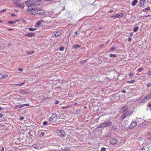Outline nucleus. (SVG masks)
Segmentation results:
<instances>
[{"label":"nucleus","instance_id":"1","mask_svg":"<svg viewBox=\"0 0 151 151\" xmlns=\"http://www.w3.org/2000/svg\"><path fill=\"white\" fill-rule=\"evenodd\" d=\"M28 3L26 5V6L28 7L26 10L27 12H31L32 10H35L38 8L37 5L40 4L42 3L41 0H28L26 2Z\"/></svg>","mask_w":151,"mask_h":151},{"label":"nucleus","instance_id":"2","mask_svg":"<svg viewBox=\"0 0 151 151\" xmlns=\"http://www.w3.org/2000/svg\"><path fill=\"white\" fill-rule=\"evenodd\" d=\"M56 133L57 134V135L58 136L63 137H65L66 134L64 131L62 130H58L57 131Z\"/></svg>","mask_w":151,"mask_h":151},{"label":"nucleus","instance_id":"3","mask_svg":"<svg viewBox=\"0 0 151 151\" xmlns=\"http://www.w3.org/2000/svg\"><path fill=\"white\" fill-rule=\"evenodd\" d=\"M56 118H58V119L60 118V117H57L56 114H53L51 117L49 118V120L50 122H54L56 120Z\"/></svg>","mask_w":151,"mask_h":151},{"label":"nucleus","instance_id":"4","mask_svg":"<svg viewBox=\"0 0 151 151\" xmlns=\"http://www.w3.org/2000/svg\"><path fill=\"white\" fill-rule=\"evenodd\" d=\"M118 140L116 138H112L110 139V142L112 145H116L118 143Z\"/></svg>","mask_w":151,"mask_h":151},{"label":"nucleus","instance_id":"5","mask_svg":"<svg viewBox=\"0 0 151 151\" xmlns=\"http://www.w3.org/2000/svg\"><path fill=\"white\" fill-rule=\"evenodd\" d=\"M137 123L136 121L132 122L130 126L129 127V128L130 129H132L135 127L137 125Z\"/></svg>","mask_w":151,"mask_h":151},{"label":"nucleus","instance_id":"6","mask_svg":"<svg viewBox=\"0 0 151 151\" xmlns=\"http://www.w3.org/2000/svg\"><path fill=\"white\" fill-rule=\"evenodd\" d=\"M129 111H127L126 112H125L124 113L122 114L120 118H121V119H124L126 117L129 116Z\"/></svg>","mask_w":151,"mask_h":151},{"label":"nucleus","instance_id":"7","mask_svg":"<svg viewBox=\"0 0 151 151\" xmlns=\"http://www.w3.org/2000/svg\"><path fill=\"white\" fill-rule=\"evenodd\" d=\"M37 13L40 15H42L45 14V12L42 10L39 9L37 11Z\"/></svg>","mask_w":151,"mask_h":151},{"label":"nucleus","instance_id":"8","mask_svg":"<svg viewBox=\"0 0 151 151\" xmlns=\"http://www.w3.org/2000/svg\"><path fill=\"white\" fill-rule=\"evenodd\" d=\"M128 107L127 105L124 106L122 107L121 110V111L122 113L125 112V111L128 109Z\"/></svg>","mask_w":151,"mask_h":151},{"label":"nucleus","instance_id":"9","mask_svg":"<svg viewBox=\"0 0 151 151\" xmlns=\"http://www.w3.org/2000/svg\"><path fill=\"white\" fill-rule=\"evenodd\" d=\"M35 34V33L33 32H30L27 34H25L24 36L26 37H31L34 36Z\"/></svg>","mask_w":151,"mask_h":151},{"label":"nucleus","instance_id":"10","mask_svg":"<svg viewBox=\"0 0 151 151\" xmlns=\"http://www.w3.org/2000/svg\"><path fill=\"white\" fill-rule=\"evenodd\" d=\"M18 0H14L13 1L16 4V5L18 6H20L21 8H23L24 7V5L23 4L20 5L19 3H17Z\"/></svg>","mask_w":151,"mask_h":151},{"label":"nucleus","instance_id":"11","mask_svg":"<svg viewBox=\"0 0 151 151\" xmlns=\"http://www.w3.org/2000/svg\"><path fill=\"white\" fill-rule=\"evenodd\" d=\"M145 0H141L139 2V5L140 7L142 6L145 4Z\"/></svg>","mask_w":151,"mask_h":151},{"label":"nucleus","instance_id":"12","mask_svg":"<svg viewBox=\"0 0 151 151\" xmlns=\"http://www.w3.org/2000/svg\"><path fill=\"white\" fill-rule=\"evenodd\" d=\"M81 47V45H74L72 48V50L74 49L75 50H76L77 48L80 47Z\"/></svg>","mask_w":151,"mask_h":151},{"label":"nucleus","instance_id":"13","mask_svg":"<svg viewBox=\"0 0 151 151\" xmlns=\"http://www.w3.org/2000/svg\"><path fill=\"white\" fill-rule=\"evenodd\" d=\"M117 128V126L115 124H114L112 126L111 129L113 130L116 129Z\"/></svg>","mask_w":151,"mask_h":151},{"label":"nucleus","instance_id":"14","mask_svg":"<svg viewBox=\"0 0 151 151\" xmlns=\"http://www.w3.org/2000/svg\"><path fill=\"white\" fill-rule=\"evenodd\" d=\"M19 93L22 94L24 95L27 93V92L25 90H22L19 91Z\"/></svg>","mask_w":151,"mask_h":151},{"label":"nucleus","instance_id":"15","mask_svg":"<svg viewBox=\"0 0 151 151\" xmlns=\"http://www.w3.org/2000/svg\"><path fill=\"white\" fill-rule=\"evenodd\" d=\"M41 22H40V21H37L35 24V26L37 27H39L40 25L41 24Z\"/></svg>","mask_w":151,"mask_h":151},{"label":"nucleus","instance_id":"16","mask_svg":"<svg viewBox=\"0 0 151 151\" xmlns=\"http://www.w3.org/2000/svg\"><path fill=\"white\" fill-rule=\"evenodd\" d=\"M138 3V1L137 0H134L132 2V5L133 6H134L136 5L137 3Z\"/></svg>","mask_w":151,"mask_h":151},{"label":"nucleus","instance_id":"17","mask_svg":"<svg viewBox=\"0 0 151 151\" xmlns=\"http://www.w3.org/2000/svg\"><path fill=\"white\" fill-rule=\"evenodd\" d=\"M118 48V46H114L110 48L109 49L110 51H112L113 50H114Z\"/></svg>","mask_w":151,"mask_h":151},{"label":"nucleus","instance_id":"18","mask_svg":"<svg viewBox=\"0 0 151 151\" xmlns=\"http://www.w3.org/2000/svg\"><path fill=\"white\" fill-rule=\"evenodd\" d=\"M62 150L66 151H68L70 150V148L68 147H66L63 148H61Z\"/></svg>","mask_w":151,"mask_h":151},{"label":"nucleus","instance_id":"19","mask_svg":"<svg viewBox=\"0 0 151 151\" xmlns=\"http://www.w3.org/2000/svg\"><path fill=\"white\" fill-rule=\"evenodd\" d=\"M150 9V8L149 7H148L142 9V11L144 12H147Z\"/></svg>","mask_w":151,"mask_h":151},{"label":"nucleus","instance_id":"20","mask_svg":"<svg viewBox=\"0 0 151 151\" xmlns=\"http://www.w3.org/2000/svg\"><path fill=\"white\" fill-rule=\"evenodd\" d=\"M75 114H80L81 113V110L79 109H77L75 111Z\"/></svg>","mask_w":151,"mask_h":151},{"label":"nucleus","instance_id":"21","mask_svg":"<svg viewBox=\"0 0 151 151\" xmlns=\"http://www.w3.org/2000/svg\"><path fill=\"white\" fill-rule=\"evenodd\" d=\"M24 82L21 83H19V84H13V85L15 86H22L24 84Z\"/></svg>","mask_w":151,"mask_h":151},{"label":"nucleus","instance_id":"22","mask_svg":"<svg viewBox=\"0 0 151 151\" xmlns=\"http://www.w3.org/2000/svg\"><path fill=\"white\" fill-rule=\"evenodd\" d=\"M16 107H17L18 108H21L22 107H23L22 106V104H20V105H16V106L15 107L14 109H17V108H16Z\"/></svg>","mask_w":151,"mask_h":151},{"label":"nucleus","instance_id":"23","mask_svg":"<svg viewBox=\"0 0 151 151\" xmlns=\"http://www.w3.org/2000/svg\"><path fill=\"white\" fill-rule=\"evenodd\" d=\"M139 27H136L133 28V31L134 32H136L139 29Z\"/></svg>","mask_w":151,"mask_h":151},{"label":"nucleus","instance_id":"24","mask_svg":"<svg viewBox=\"0 0 151 151\" xmlns=\"http://www.w3.org/2000/svg\"><path fill=\"white\" fill-rule=\"evenodd\" d=\"M105 123H106L105 124H106V127L109 126L110 125H111V124L112 123L111 122H105Z\"/></svg>","mask_w":151,"mask_h":151},{"label":"nucleus","instance_id":"25","mask_svg":"<svg viewBox=\"0 0 151 151\" xmlns=\"http://www.w3.org/2000/svg\"><path fill=\"white\" fill-rule=\"evenodd\" d=\"M124 16L123 13H120L119 14H118V18H122Z\"/></svg>","mask_w":151,"mask_h":151},{"label":"nucleus","instance_id":"26","mask_svg":"<svg viewBox=\"0 0 151 151\" xmlns=\"http://www.w3.org/2000/svg\"><path fill=\"white\" fill-rule=\"evenodd\" d=\"M147 137L148 139H150L151 138L150 133H148L147 135Z\"/></svg>","mask_w":151,"mask_h":151},{"label":"nucleus","instance_id":"27","mask_svg":"<svg viewBox=\"0 0 151 151\" xmlns=\"http://www.w3.org/2000/svg\"><path fill=\"white\" fill-rule=\"evenodd\" d=\"M111 17H114V18H118V14H116L115 15H112L111 16Z\"/></svg>","mask_w":151,"mask_h":151},{"label":"nucleus","instance_id":"28","mask_svg":"<svg viewBox=\"0 0 151 151\" xmlns=\"http://www.w3.org/2000/svg\"><path fill=\"white\" fill-rule=\"evenodd\" d=\"M34 53V51H32L31 52H27V55H32Z\"/></svg>","mask_w":151,"mask_h":151},{"label":"nucleus","instance_id":"29","mask_svg":"<svg viewBox=\"0 0 151 151\" xmlns=\"http://www.w3.org/2000/svg\"><path fill=\"white\" fill-rule=\"evenodd\" d=\"M30 14H32L33 15H35L36 14H37V12H30Z\"/></svg>","mask_w":151,"mask_h":151},{"label":"nucleus","instance_id":"30","mask_svg":"<svg viewBox=\"0 0 151 151\" xmlns=\"http://www.w3.org/2000/svg\"><path fill=\"white\" fill-rule=\"evenodd\" d=\"M101 117V116H99V117H98V118H96L94 120V122H97L98 121V120H99L100 117Z\"/></svg>","mask_w":151,"mask_h":151},{"label":"nucleus","instance_id":"31","mask_svg":"<svg viewBox=\"0 0 151 151\" xmlns=\"http://www.w3.org/2000/svg\"><path fill=\"white\" fill-rule=\"evenodd\" d=\"M127 82H129L130 83H134L135 82V80H132L131 81H127Z\"/></svg>","mask_w":151,"mask_h":151},{"label":"nucleus","instance_id":"32","mask_svg":"<svg viewBox=\"0 0 151 151\" xmlns=\"http://www.w3.org/2000/svg\"><path fill=\"white\" fill-rule=\"evenodd\" d=\"M55 37H58L60 35V33L57 32L55 33Z\"/></svg>","mask_w":151,"mask_h":151},{"label":"nucleus","instance_id":"33","mask_svg":"<svg viewBox=\"0 0 151 151\" xmlns=\"http://www.w3.org/2000/svg\"><path fill=\"white\" fill-rule=\"evenodd\" d=\"M109 56L110 57H113V58H115L116 57V55L115 54H109Z\"/></svg>","mask_w":151,"mask_h":151},{"label":"nucleus","instance_id":"34","mask_svg":"<svg viewBox=\"0 0 151 151\" xmlns=\"http://www.w3.org/2000/svg\"><path fill=\"white\" fill-rule=\"evenodd\" d=\"M9 24H14L16 23V21H14L12 22V21H9L8 22Z\"/></svg>","mask_w":151,"mask_h":151},{"label":"nucleus","instance_id":"35","mask_svg":"<svg viewBox=\"0 0 151 151\" xmlns=\"http://www.w3.org/2000/svg\"><path fill=\"white\" fill-rule=\"evenodd\" d=\"M29 30L30 31H35V30H36L37 29L36 28H29Z\"/></svg>","mask_w":151,"mask_h":151},{"label":"nucleus","instance_id":"36","mask_svg":"<svg viewBox=\"0 0 151 151\" xmlns=\"http://www.w3.org/2000/svg\"><path fill=\"white\" fill-rule=\"evenodd\" d=\"M68 107L67 106H65L61 107V108L62 109H66Z\"/></svg>","mask_w":151,"mask_h":151},{"label":"nucleus","instance_id":"37","mask_svg":"<svg viewBox=\"0 0 151 151\" xmlns=\"http://www.w3.org/2000/svg\"><path fill=\"white\" fill-rule=\"evenodd\" d=\"M146 97H147V99H149L151 98V93L148 94L146 96Z\"/></svg>","mask_w":151,"mask_h":151},{"label":"nucleus","instance_id":"38","mask_svg":"<svg viewBox=\"0 0 151 151\" xmlns=\"http://www.w3.org/2000/svg\"><path fill=\"white\" fill-rule=\"evenodd\" d=\"M45 132H42L41 133L40 135V137H42L43 136L45 135Z\"/></svg>","mask_w":151,"mask_h":151},{"label":"nucleus","instance_id":"39","mask_svg":"<svg viewBox=\"0 0 151 151\" xmlns=\"http://www.w3.org/2000/svg\"><path fill=\"white\" fill-rule=\"evenodd\" d=\"M64 47L63 46H62L60 47L59 50L60 51H63L64 49Z\"/></svg>","mask_w":151,"mask_h":151},{"label":"nucleus","instance_id":"40","mask_svg":"<svg viewBox=\"0 0 151 151\" xmlns=\"http://www.w3.org/2000/svg\"><path fill=\"white\" fill-rule=\"evenodd\" d=\"M143 69L142 67H141L137 69V70L139 72H140L142 71Z\"/></svg>","mask_w":151,"mask_h":151},{"label":"nucleus","instance_id":"41","mask_svg":"<svg viewBox=\"0 0 151 151\" xmlns=\"http://www.w3.org/2000/svg\"><path fill=\"white\" fill-rule=\"evenodd\" d=\"M22 107H23L24 106H29V104H22Z\"/></svg>","mask_w":151,"mask_h":151},{"label":"nucleus","instance_id":"42","mask_svg":"<svg viewBox=\"0 0 151 151\" xmlns=\"http://www.w3.org/2000/svg\"><path fill=\"white\" fill-rule=\"evenodd\" d=\"M103 127L102 124H100L96 128V129H98L100 128H102Z\"/></svg>","mask_w":151,"mask_h":151},{"label":"nucleus","instance_id":"43","mask_svg":"<svg viewBox=\"0 0 151 151\" xmlns=\"http://www.w3.org/2000/svg\"><path fill=\"white\" fill-rule=\"evenodd\" d=\"M147 99V97H146V96H145L143 98V101H144V102L146 101H147L146 100V99Z\"/></svg>","mask_w":151,"mask_h":151},{"label":"nucleus","instance_id":"44","mask_svg":"<svg viewBox=\"0 0 151 151\" xmlns=\"http://www.w3.org/2000/svg\"><path fill=\"white\" fill-rule=\"evenodd\" d=\"M106 149L105 147H103L101 148V151H105Z\"/></svg>","mask_w":151,"mask_h":151},{"label":"nucleus","instance_id":"45","mask_svg":"<svg viewBox=\"0 0 151 151\" xmlns=\"http://www.w3.org/2000/svg\"><path fill=\"white\" fill-rule=\"evenodd\" d=\"M43 124L44 125H46L47 124V121H45L43 122Z\"/></svg>","mask_w":151,"mask_h":151},{"label":"nucleus","instance_id":"46","mask_svg":"<svg viewBox=\"0 0 151 151\" xmlns=\"http://www.w3.org/2000/svg\"><path fill=\"white\" fill-rule=\"evenodd\" d=\"M4 77V76L1 74H0V79H2Z\"/></svg>","mask_w":151,"mask_h":151},{"label":"nucleus","instance_id":"47","mask_svg":"<svg viewBox=\"0 0 151 151\" xmlns=\"http://www.w3.org/2000/svg\"><path fill=\"white\" fill-rule=\"evenodd\" d=\"M106 124L105 123H103L102 124L103 127H106V124Z\"/></svg>","mask_w":151,"mask_h":151},{"label":"nucleus","instance_id":"48","mask_svg":"<svg viewBox=\"0 0 151 151\" xmlns=\"http://www.w3.org/2000/svg\"><path fill=\"white\" fill-rule=\"evenodd\" d=\"M147 86L148 87H151V84L149 83L147 85Z\"/></svg>","mask_w":151,"mask_h":151},{"label":"nucleus","instance_id":"49","mask_svg":"<svg viewBox=\"0 0 151 151\" xmlns=\"http://www.w3.org/2000/svg\"><path fill=\"white\" fill-rule=\"evenodd\" d=\"M134 75V74L133 73H130L129 74V76H130V77H132V76H133Z\"/></svg>","mask_w":151,"mask_h":151},{"label":"nucleus","instance_id":"50","mask_svg":"<svg viewBox=\"0 0 151 151\" xmlns=\"http://www.w3.org/2000/svg\"><path fill=\"white\" fill-rule=\"evenodd\" d=\"M59 102L58 101H56L55 103L54 104H58Z\"/></svg>","mask_w":151,"mask_h":151},{"label":"nucleus","instance_id":"51","mask_svg":"<svg viewBox=\"0 0 151 151\" xmlns=\"http://www.w3.org/2000/svg\"><path fill=\"white\" fill-rule=\"evenodd\" d=\"M19 70L20 71H22L23 70V69L22 68H19Z\"/></svg>","mask_w":151,"mask_h":151},{"label":"nucleus","instance_id":"52","mask_svg":"<svg viewBox=\"0 0 151 151\" xmlns=\"http://www.w3.org/2000/svg\"><path fill=\"white\" fill-rule=\"evenodd\" d=\"M132 40V39L130 38H129L128 39V41L129 42H131Z\"/></svg>","mask_w":151,"mask_h":151},{"label":"nucleus","instance_id":"53","mask_svg":"<svg viewBox=\"0 0 151 151\" xmlns=\"http://www.w3.org/2000/svg\"><path fill=\"white\" fill-rule=\"evenodd\" d=\"M3 116V115L1 113H0V118H2Z\"/></svg>","mask_w":151,"mask_h":151},{"label":"nucleus","instance_id":"54","mask_svg":"<svg viewBox=\"0 0 151 151\" xmlns=\"http://www.w3.org/2000/svg\"><path fill=\"white\" fill-rule=\"evenodd\" d=\"M147 106L148 107L150 108V110H151V104L148 105Z\"/></svg>","mask_w":151,"mask_h":151},{"label":"nucleus","instance_id":"55","mask_svg":"<svg viewBox=\"0 0 151 151\" xmlns=\"http://www.w3.org/2000/svg\"><path fill=\"white\" fill-rule=\"evenodd\" d=\"M24 117H22L19 118V120H23L24 119Z\"/></svg>","mask_w":151,"mask_h":151},{"label":"nucleus","instance_id":"56","mask_svg":"<svg viewBox=\"0 0 151 151\" xmlns=\"http://www.w3.org/2000/svg\"><path fill=\"white\" fill-rule=\"evenodd\" d=\"M6 10V9H3V10H2V11H0V12H5V11Z\"/></svg>","mask_w":151,"mask_h":151},{"label":"nucleus","instance_id":"57","mask_svg":"<svg viewBox=\"0 0 151 151\" xmlns=\"http://www.w3.org/2000/svg\"><path fill=\"white\" fill-rule=\"evenodd\" d=\"M150 16H151V15H145V17H150Z\"/></svg>","mask_w":151,"mask_h":151},{"label":"nucleus","instance_id":"58","mask_svg":"<svg viewBox=\"0 0 151 151\" xmlns=\"http://www.w3.org/2000/svg\"><path fill=\"white\" fill-rule=\"evenodd\" d=\"M122 92L123 93H125L126 92V91L125 90H122Z\"/></svg>","mask_w":151,"mask_h":151},{"label":"nucleus","instance_id":"59","mask_svg":"<svg viewBox=\"0 0 151 151\" xmlns=\"http://www.w3.org/2000/svg\"><path fill=\"white\" fill-rule=\"evenodd\" d=\"M132 112L131 111L130 113H129V116H130L132 114Z\"/></svg>","mask_w":151,"mask_h":151},{"label":"nucleus","instance_id":"60","mask_svg":"<svg viewBox=\"0 0 151 151\" xmlns=\"http://www.w3.org/2000/svg\"><path fill=\"white\" fill-rule=\"evenodd\" d=\"M8 30L9 31H12V30H13V29H11L10 28H9V29H8Z\"/></svg>","mask_w":151,"mask_h":151},{"label":"nucleus","instance_id":"61","mask_svg":"<svg viewBox=\"0 0 151 151\" xmlns=\"http://www.w3.org/2000/svg\"><path fill=\"white\" fill-rule=\"evenodd\" d=\"M113 10L112 9H111L109 11V13H111L113 12Z\"/></svg>","mask_w":151,"mask_h":151},{"label":"nucleus","instance_id":"62","mask_svg":"<svg viewBox=\"0 0 151 151\" xmlns=\"http://www.w3.org/2000/svg\"><path fill=\"white\" fill-rule=\"evenodd\" d=\"M20 21V20L19 19H17L15 21H16V22H19Z\"/></svg>","mask_w":151,"mask_h":151},{"label":"nucleus","instance_id":"63","mask_svg":"<svg viewBox=\"0 0 151 151\" xmlns=\"http://www.w3.org/2000/svg\"><path fill=\"white\" fill-rule=\"evenodd\" d=\"M11 16L12 17H13V16H15L16 15L14 14H11Z\"/></svg>","mask_w":151,"mask_h":151},{"label":"nucleus","instance_id":"64","mask_svg":"<svg viewBox=\"0 0 151 151\" xmlns=\"http://www.w3.org/2000/svg\"><path fill=\"white\" fill-rule=\"evenodd\" d=\"M55 35H55V33L52 34V36L53 37H55Z\"/></svg>","mask_w":151,"mask_h":151}]
</instances>
